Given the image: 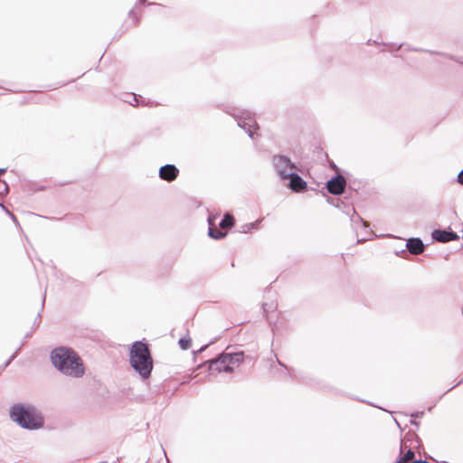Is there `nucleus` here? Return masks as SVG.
<instances>
[{
	"instance_id": "dca6fc26",
	"label": "nucleus",
	"mask_w": 463,
	"mask_h": 463,
	"mask_svg": "<svg viewBox=\"0 0 463 463\" xmlns=\"http://www.w3.org/2000/svg\"><path fill=\"white\" fill-rule=\"evenodd\" d=\"M8 192V185L5 182L0 180V195Z\"/></svg>"
},
{
	"instance_id": "412c9836",
	"label": "nucleus",
	"mask_w": 463,
	"mask_h": 463,
	"mask_svg": "<svg viewBox=\"0 0 463 463\" xmlns=\"http://www.w3.org/2000/svg\"><path fill=\"white\" fill-rule=\"evenodd\" d=\"M1 207H2V208H3V209H4V210H5V212H6V213H7L12 217V219H13L14 221H16V217H15L12 213H10V212H9V211L5 207V205L1 204Z\"/></svg>"
},
{
	"instance_id": "4be33fe9",
	"label": "nucleus",
	"mask_w": 463,
	"mask_h": 463,
	"mask_svg": "<svg viewBox=\"0 0 463 463\" xmlns=\"http://www.w3.org/2000/svg\"><path fill=\"white\" fill-rule=\"evenodd\" d=\"M16 356V353H14L8 360H6L5 364V366H8L9 364L12 362V360H14Z\"/></svg>"
},
{
	"instance_id": "423d86ee",
	"label": "nucleus",
	"mask_w": 463,
	"mask_h": 463,
	"mask_svg": "<svg viewBox=\"0 0 463 463\" xmlns=\"http://www.w3.org/2000/svg\"><path fill=\"white\" fill-rule=\"evenodd\" d=\"M237 124L240 128H243L250 137H253L254 129L257 128V123L248 112H241V116H235Z\"/></svg>"
},
{
	"instance_id": "f257e3e1",
	"label": "nucleus",
	"mask_w": 463,
	"mask_h": 463,
	"mask_svg": "<svg viewBox=\"0 0 463 463\" xmlns=\"http://www.w3.org/2000/svg\"><path fill=\"white\" fill-rule=\"evenodd\" d=\"M50 359L52 365L64 375L78 378L84 374L80 357L70 347L54 348L50 354Z\"/></svg>"
},
{
	"instance_id": "9b49d317",
	"label": "nucleus",
	"mask_w": 463,
	"mask_h": 463,
	"mask_svg": "<svg viewBox=\"0 0 463 463\" xmlns=\"http://www.w3.org/2000/svg\"><path fill=\"white\" fill-rule=\"evenodd\" d=\"M406 249L411 254L419 255L424 251L425 246L420 238H410L406 242Z\"/></svg>"
},
{
	"instance_id": "cd10ccee",
	"label": "nucleus",
	"mask_w": 463,
	"mask_h": 463,
	"mask_svg": "<svg viewBox=\"0 0 463 463\" xmlns=\"http://www.w3.org/2000/svg\"><path fill=\"white\" fill-rule=\"evenodd\" d=\"M411 423L415 425V426H419V422L415 421V420H411Z\"/></svg>"
},
{
	"instance_id": "f8f14e48",
	"label": "nucleus",
	"mask_w": 463,
	"mask_h": 463,
	"mask_svg": "<svg viewBox=\"0 0 463 463\" xmlns=\"http://www.w3.org/2000/svg\"><path fill=\"white\" fill-rule=\"evenodd\" d=\"M234 225V218L232 215L226 213L223 218L221 220L219 226L222 229H228Z\"/></svg>"
},
{
	"instance_id": "5701e85b",
	"label": "nucleus",
	"mask_w": 463,
	"mask_h": 463,
	"mask_svg": "<svg viewBox=\"0 0 463 463\" xmlns=\"http://www.w3.org/2000/svg\"><path fill=\"white\" fill-rule=\"evenodd\" d=\"M423 414H424L423 411H417L415 413H412L411 417H413V418H420V417H422Z\"/></svg>"
},
{
	"instance_id": "393cba45",
	"label": "nucleus",
	"mask_w": 463,
	"mask_h": 463,
	"mask_svg": "<svg viewBox=\"0 0 463 463\" xmlns=\"http://www.w3.org/2000/svg\"><path fill=\"white\" fill-rule=\"evenodd\" d=\"M395 463H406V462H404V461L402 459V458L400 457V458L396 460V462H395Z\"/></svg>"
},
{
	"instance_id": "aec40b11",
	"label": "nucleus",
	"mask_w": 463,
	"mask_h": 463,
	"mask_svg": "<svg viewBox=\"0 0 463 463\" xmlns=\"http://www.w3.org/2000/svg\"><path fill=\"white\" fill-rule=\"evenodd\" d=\"M457 181L458 184L463 185V169L458 173Z\"/></svg>"
},
{
	"instance_id": "2eb2a0df",
	"label": "nucleus",
	"mask_w": 463,
	"mask_h": 463,
	"mask_svg": "<svg viewBox=\"0 0 463 463\" xmlns=\"http://www.w3.org/2000/svg\"><path fill=\"white\" fill-rule=\"evenodd\" d=\"M401 458L404 462L411 463L410 461L414 458V452L409 449L403 456H401Z\"/></svg>"
},
{
	"instance_id": "c85d7f7f",
	"label": "nucleus",
	"mask_w": 463,
	"mask_h": 463,
	"mask_svg": "<svg viewBox=\"0 0 463 463\" xmlns=\"http://www.w3.org/2000/svg\"><path fill=\"white\" fill-rule=\"evenodd\" d=\"M131 97H132V99H133V100L137 101V97H136V95H135V94H132V95H131Z\"/></svg>"
},
{
	"instance_id": "2f4dec72",
	"label": "nucleus",
	"mask_w": 463,
	"mask_h": 463,
	"mask_svg": "<svg viewBox=\"0 0 463 463\" xmlns=\"http://www.w3.org/2000/svg\"><path fill=\"white\" fill-rule=\"evenodd\" d=\"M403 445L401 446V453L402 452Z\"/></svg>"
},
{
	"instance_id": "f3484780",
	"label": "nucleus",
	"mask_w": 463,
	"mask_h": 463,
	"mask_svg": "<svg viewBox=\"0 0 463 463\" xmlns=\"http://www.w3.org/2000/svg\"><path fill=\"white\" fill-rule=\"evenodd\" d=\"M137 14H138V12H137V7L135 6L134 8H132L129 13H128V15L134 19V20H137Z\"/></svg>"
},
{
	"instance_id": "a878e982",
	"label": "nucleus",
	"mask_w": 463,
	"mask_h": 463,
	"mask_svg": "<svg viewBox=\"0 0 463 463\" xmlns=\"http://www.w3.org/2000/svg\"><path fill=\"white\" fill-rule=\"evenodd\" d=\"M267 307H268V304H264V305H263V311H264V312H267V311H268Z\"/></svg>"
},
{
	"instance_id": "ddd939ff",
	"label": "nucleus",
	"mask_w": 463,
	"mask_h": 463,
	"mask_svg": "<svg viewBox=\"0 0 463 463\" xmlns=\"http://www.w3.org/2000/svg\"><path fill=\"white\" fill-rule=\"evenodd\" d=\"M226 234H227L226 232H222V231L218 230L217 228H213V227H210L209 231H208V235L211 238L215 239V240L222 239L226 236Z\"/></svg>"
},
{
	"instance_id": "6e6552de",
	"label": "nucleus",
	"mask_w": 463,
	"mask_h": 463,
	"mask_svg": "<svg viewBox=\"0 0 463 463\" xmlns=\"http://www.w3.org/2000/svg\"><path fill=\"white\" fill-rule=\"evenodd\" d=\"M179 175V169L173 164H166L159 168L158 175L160 179L166 182L175 181Z\"/></svg>"
},
{
	"instance_id": "7c9ffc66",
	"label": "nucleus",
	"mask_w": 463,
	"mask_h": 463,
	"mask_svg": "<svg viewBox=\"0 0 463 463\" xmlns=\"http://www.w3.org/2000/svg\"><path fill=\"white\" fill-rule=\"evenodd\" d=\"M146 0H139V3H145Z\"/></svg>"
},
{
	"instance_id": "39448f33",
	"label": "nucleus",
	"mask_w": 463,
	"mask_h": 463,
	"mask_svg": "<svg viewBox=\"0 0 463 463\" xmlns=\"http://www.w3.org/2000/svg\"><path fill=\"white\" fill-rule=\"evenodd\" d=\"M272 164L278 175L283 179H288L294 171H298L297 165L291 160L283 155H276L272 158Z\"/></svg>"
},
{
	"instance_id": "6ab92c4d",
	"label": "nucleus",
	"mask_w": 463,
	"mask_h": 463,
	"mask_svg": "<svg viewBox=\"0 0 463 463\" xmlns=\"http://www.w3.org/2000/svg\"><path fill=\"white\" fill-rule=\"evenodd\" d=\"M261 222V220H258L254 222H250L249 223V227H250V230H253V229H257L258 226H259V223Z\"/></svg>"
},
{
	"instance_id": "0eeeda50",
	"label": "nucleus",
	"mask_w": 463,
	"mask_h": 463,
	"mask_svg": "<svg viewBox=\"0 0 463 463\" xmlns=\"http://www.w3.org/2000/svg\"><path fill=\"white\" fill-rule=\"evenodd\" d=\"M345 178L341 175H337L326 182V189L328 193L334 195L342 194L345 192Z\"/></svg>"
},
{
	"instance_id": "1a4fd4ad",
	"label": "nucleus",
	"mask_w": 463,
	"mask_h": 463,
	"mask_svg": "<svg viewBox=\"0 0 463 463\" xmlns=\"http://www.w3.org/2000/svg\"><path fill=\"white\" fill-rule=\"evenodd\" d=\"M431 237L434 241L439 242H449L459 239V236L456 232L446 230H434L431 232Z\"/></svg>"
},
{
	"instance_id": "c756f323",
	"label": "nucleus",
	"mask_w": 463,
	"mask_h": 463,
	"mask_svg": "<svg viewBox=\"0 0 463 463\" xmlns=\"http://www.w3.org/2000/svg\"><path fill=\"white\" fill-rule=\"evenodd\" d=\"M5 172V168H0V175L4 174Z\"/></svg>"
},
{
	"instance_id": "20e7f679",
	"label": "nucleus",
	"mask_w": 463,
	"mask_h": 463,
	"mask_svg": "<svg viewBox=\"0 0 463 463\" xmlns=\"http://www.w3.org/2000/svg\"><path fill=\"white\" fill-rule=\"evenodd\" d=\"M243 353L222 354L215 359L209 360V370L212 372L232 373L242 361Z\"/></svg>"
},
{
	"instance_id": "b1692460",
	"label": "nucleus",
	"mask_w": 463,
	"mask_h": 463,
	"mask_svg": "<svg viewBox=\"0 0 463 463\" xmlns=\"http://www.w3.org/2000/svg\"><path fill=\"white\" fill-rule=\"evenodd\" d=\"M208 346V345H205L204 346L201 347L199 350H198V353H202L206 347Z\"/></svg>"
},
{
	"instance_id": "7ed1b4c3",
	"label": "nucleus",
	"mask_w": 463,
	"mask_h": 463,
	"mask_svg": "<svg viewBox=\"0 0 463 463\" xmlns=\"http://www.w3.org/2000/svg\"><path fill=\"white\" fill-rule=\"evenodd\" d=\"M10 418L24 429L38 430L43 426V420L32 405L14 404L10 410Z\"/></svg>"
},
{
	"instance_id": "f03ea898",
	"label": "nucleus",
	"mask_w": 463,
	"mask_h": 463,
	"mask_svg": "<svg viewBox=\"0 0 463 463\" xmlns=\"http://www.w3.org/2000/svg\"><path fill=\"white\" fill-rule=\"evenodd\" d=\"M129 362L132 368L143 378L147 379L153 370V359L146 344L137 341L129 351Z\"/></svg>"
},
{
	"instance_id": "9d476101",
	"label": "nucleus",
	"mask_w": 463,
	"mask_h": 463,
	"mask_svg": "<svg viewBox=\"0 0 463 463\" xmlns=\"http://www.w3.org/2000/svg\"><path fill=\"white\" fill-rule=\"evenodd\" d=\"M288 179H289L288 187L295 193H300L307 187V182L303 180L297 171L288 175Z\"/></svg>"
},
{
	"instance_id": "4468645a",
	"label": "nucleus",
	"mask_w": 463,
	"mask_h": 463,
	"mask_svg": "<svg viewBox=\"0 0 463 463\" xmlns=\"http://www.w3.org/2000/svg\"><path fill=\"white\" fill-rule=\"evenodd\" d=\"M178 344H179V346H180L181 349L186 350L190 346L191 340H190V338H184L183 337V338L179 339Z\"/></svg>"
},
{
	"instance_id": "bb28decb",
	"label": "nucleus",
	"mask_w": 463,
	"mask_h": 463,
	"mask_svg": "<svg viewBox=\"0 0 463 463\" xmlns=\"http://www.w3.org/2000/svg\"><path fill=\"white\" fill-rule=\"evenodd\" d=\"M411 423L415 425V426H419V422L415 421V420H411Z\"/></svg>"
},
{
	"instance_id": "a211bd4d",
	"label": "nucleus",
	"mask_w": 463,
	"mask_h": 463,
	"mask_svg": "<svg viewBox=\"0 0 463 463\" xmlns=\"http://www.w3.org/2000/svg\"><path fill=\"white\" fill-rule=\"evenodd\" d=\"M250 230V227H249V223H245L243 225L241 226L239 232H241V233H247L249 232Z\"/></svg>"
}]
</instances>
